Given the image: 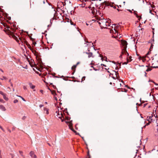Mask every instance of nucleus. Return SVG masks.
Here are the masks:
<instances>
[{"mask_svg":"<svg viewBox=\"0 0 158 158\" xmlns=\"http://www.w3.org/2000/svg\"><path fill=\"white\" fill-rule=\"evenodd\" d=\"M136 12H136L135 11L133 13H134V14L135 15H136V17H137V18H139V17L138 16V15H137V14L136 13Z\"/></svg>","mask_w":158,"mask_h":158,"instance_id":"nucleus-28","label":"nucleus"},{"mask_svg":"<svg viewBox=\"0 0 158 158\" xmlns=\"http://www.w3.org/2000/svg\"><path fill=\"white\" fill-rule=\"evenodd\" d=\"M128 60H127V62H124L123 63V64H127L128 63Z\"/></svg>","mask_w":158,"mask_h":158,"instance_id":"nucleus-38","label":"nucleus"},{"mask_svg":"<svg viewBox=\"0 0 158 158\" xmlns=\"http://www.w3.org/2000/svg\"><path fill=\"white\" fill-rule=\"evenodd\" d=\"M0 94L2 95L3 96V98L6 101H7L8 100V98L6 97V94L3 93L2 91H0Z\"/></svg>","mask_w":158,"mask_h":158,"instance_id":"nucleus-9","label":"nucleus"},{"mask_svg":"<svg viewBox=\"0 0 158 158\" xmlns=\"http://www.w3.org/2000/svg\"><path fill=\"white\" fill-rule=\"evenodd\" d=\"M152 67L154 68H158V62H153L152 61Z\"/></svg>","mask_w":158,"mask_h":158,"instance_id":"nucleus-7","label":"nucleus"},{"mask_svg":"<svg viewBox=\"0 0 158 158\" xmlns=\"http://www.w3.org/2000/svg\"><path fill=\"white\" fill-rule=\"evenodd\" d=\"M29 46H30V47H28V48H30V49L32 51V52L34 53L33 51L32 50V48H31V47L30 45H29Z\"/></svg>","mask_w":158,"mask_h":158,"instance_id":"nucleus-43","label":"nucleus"},{"mask_svg":"<svg viewBox=\"0 0 158 158\" xmlns=\"http://www.w3.org/2000/svg\"><path fill=\"white\" fill-rule=\"evenodd\" d=\"M112 78L114 79H117V77H114V76H112Z\"/></svg>","mask_w":158,"mask_h":158,"instance_id":"nucleus-44","label":"nucleus"},{"mask_svg":"<svg viewBox=\"0 0 158 158\" xmlns=\"http://www.w3.org/2000/svg\"><path fill=\"white\" fill-rule=\"evenodd\" d=\"M117 10H118V11H122V10H121L119 9H117Z\"/></svg>","mask_w":158,"mask_h":158,"instance_id":"nucleus-56","label":"nucleus"},{"mask_svg":"<svg viewBox=\"0 0 158 158\" xmlns=\"http://www.w3.org/2000/svg\"><path fill=\"white\" fill-rule=\"evenodd\" d=\"M0 79L2 80H3L4 79H6V78L5 77L3 76L2 78H0Z\"/></svg>","mask_w":158,"mask_h":158,"instance_id":"nucleus-30","label":"nucleus"},{"mask_svg":"<svg viewBox=\"0 0 158 158\" xmlns=\"http://www.w3.org/2000/svg\"><path fill=\"white\" fill-rule=\"evenodd\" d=\"M86 24L87 26H88L89 25V24L87 22H86Z\"/></svg>","mask_w":158,"mask_h":158,"instance_id":"nucleus-63","label":"nucleus"},{"mask_svg":"<svg viewBox=\"0 0 158 158\" xmlns=\"http://www.w3.org/2000/svg\"><path fill=\"white\" fill-rule=\"evenodd\" d=\"M97 22L99 24L101 28H105L106 27V23L107 22V20L106 19H104L103 18H102L100 19Z\"/></svg>","mask_w":158,"mask_h":158,"instance_id":"nucleus-1","label":"nucleus"},{"mask_svg":"<svg viewBox=\"0 0 158 158\" xmlns=\"http://www.w3.org/2000/svg\"><path fill=\"white\" fill-rule=\"evenodd\" d=\"M71 24L72 25H75V24H74V23L73 22H72L71 23Z\"/></svg>","mask_w":158,"mask_h":158,"instance_id":"nucleus-54","label":"nucleus"},{"mask_svg":"<svg viewBox=\"0 0 158 158\" xmlns=\"http://www.w3.org/2000/svg\"><path fill=\"white\" fill-rule=\"evenodd\" d=\"M0 109L3 111H5L6 110L5 107L2 105H0Z\"/></svg>","mask_w":158,"mask_h":158,"instance_id":"nucleus-17","label":"nucleus"},{"mask_svg":"<svg viewBox=\"0 0 158 158\" xmlns=\"http://www.w3.org/2000/svg\"><path fill=\"white\" fill-rule=\"evenodd\" d=\"M72 125V123H70L69 125V128L73 132H74V133H76L77 132L76 131H75L73 129V128H71L70 127V125Z\"/></svg>","mask_w":158,"mask_h":158,"instance_id":"nucleus-21","label":"nucleus"},{"mask_svg":"<svg viewBox=\"0 0 158 158\" xmlns=\"http://www.w3.org/2000/svg\"><path fill=\"white\" fill-rule=\"evenodd\" d=\"M10 85H11V86H12V87H13V84L12 83V82H10Z\"/></svg>","mask_w":158,"mask_h":158,"instance_id":"nucleus-57","label":"nucleus"},{"mask_svg":"<svg viewBox=\"0 0 158 158\" xmlns=\"http://www.w3.org/2000/svg\"><path fill=\"white\" fill-rule=\"evenodd\" d=\"M86 54L88 55V57L89 58L90 57H94V56H93V53L91 52H85Z\"/></svg>","mask_w":158,"mask_h":158,"instance_id":"nucleus-12","label":"nucleus"},{"mask_svg":"<svg viewBox=\"0 0 158 158\" xmlns=\"http://www.w3.org/2000/svg\"><path fill=\"white\" fill-rule=\"evenodd\" d=\"M10 155H11V158H14V157L15 156H14V154H12V153H10Z\"/></svg>","mask_w":158,"mask_h":158,"instance_id":"nucleus-32","label":"nucleus"},{"mask_svg":"<svg viewBox=\"0 0 158 158\" xmlns=\"http://www.w3.org/2000/svg\"><path fill=\"white\" fill-rule=\"evenodd\" d=\"M30 155L31 156L32 158H36L37 156L36 155L34 154V152L33 151H31L30 152Z\"/></svg>","mask_w":158,"mask_h":158,"instance_id":"nucleus-10","label":"nucleus"},{"mask_svg":"<svg viewBox=\"0 0 158 158\" xmlns=\"http://www.w3.org/2000/svg\"><path fill=\"white\" fill-rule=\"evenodd\" d=\"M33 44L35 46V45L36 44V42H33Z\"/></svg>","mask_w":158,"mask_h":158,"instance_id":"nucleus-49","label":"nucleus"},{"mask_svg":"<svg viewBox=\"0 0 158 158\" xmlns=\"http://www.w3.org/2000/svg\"><path fill=\"white\" fill-rule=\"evenodd\" d=\"M125 52L126 53V54H127V56L129 55V54L127 51L126 49L125 50L124 48H123V49L122 50V51L121 52V54L123 55V54H124V53H125Z\"/></svg>","mask_w":158,"mask_h":158,"instance_id":"nucleus-14","label":"nucleus"},{"mask_svg":"<svg viewBox=\"0 0 158 158\" xmlns=\"http://www.w3.org/2000/svg\"><path fill=\"white\" fill-rule=\"evenodd\" d=\"M106 27L105 28H107V27H107V26H110V23H109L107 21V22H106Z\"/></svg>","mask_w":158,"mask_h":158,"instance_id":"nucleus-25","label":"nucleus"},{"mask_svg":"<svg viewBox=\"0 0 158 158\" xmlns=\"http://www.w3.org/2000/svg\"><path fill=\"white\" fill-rule=\"evenodd\" d=\"M153 46L154 45H153V44L151 43V45L149 49V50H150V51H151V50L153 49Z\"/></svg>","mask_w":158,"mask_h":158,"instance_id":"nucleus-23","label":"nucleus"},{"mask_svg":"<svg viewBox=\"0 0 158 158\" xmlns=\"http://www.w3.org/2000/svg\"><path fill=\"white\" fill-rule=\"evenodd\" d=\"M93 69H94V70L95 71H97V70H98L97 69H96L94 67H93Z\"/></svg>","mask_w":158,"mask_h":158,"instance_id":"nucleus-52","label":"nucleus"},{"mask_svg":"<svg viewBox=\"0 0 158 158\" xmlns=\"http://www.w3.org/2000/svg\"><path fill=\"white\" fill-rule=\"evenodd\" d=\"M151 81H152V82H153L154 84H155V85H158V84H157V83H156L155 82H154V81H152V80H151Z\"/></svg>","mask_w":158,"mask_h":158,"instance_id":"nucleus-37","label":"nucleus"},{"mask_svg":"<svg viewBox=\"0 0 158 158\" xmlns=\"http://www.w3.org/2000/svg\"><path fill=\"white\" fill-rule=\"evenodd\" d=\"M54 99L56 101H57V97H54Z\"/></svg>","mask_w":158,"mask_h":158,"instance_id":"nucleus-47","label":"nucleus"},{"mask_svg":"<svg viewBox=\"0 0 158 158\" xmlns=\"http://www.w3.org/2000/svg\"><path fill=\"white\" fill-rule=\"evenodd\" d=\"M0 128H1L4 132L5 131V130H4V129L0 125Z\"/></svg>","mask_w":158,"mask_h":158,"instance_id":"nucleus-41","label":"nucleus"},{"mask_svg":"<svg viewBox=\"0 0 158 158\" xmlns=\"http://www.w3.org/2000/svg\"><path fill=\"white\" fill-rule=\"evenodd\" d=\"M118 90H119V91H122V92H127L128 91L127 89H118Z\"/></svg>","mask_w":158,"mask_h":158,"instance_id":"nucleus-16","label":"nucleus"},{"mask_svg":"<svg viewBox=\"0 0 158 158\" xmlns=\"http://www.w3.org/2000/svg\"><path fill=\"white\" fill-rule=\"evenodd\" d=\"M150 5H151V7L152 8H155V6H154V5H151V3H150Z\"/></svg>","mask_w":158,"mask_h":158,"instance_id":"nucleus-35","label":"nucleus"},{"mask_svg":"<svg viewBox=\"0 0 158 158\" xmlns=\"http://www.w3.org/2000/svg\"><path fill=\"white\" fill-rule=\"evenodd\" d=\"M23 68L24 69H27V66L26 65L25 67H23Z\"/></svg>","mask_w":158,"mask_h":158,"instance_id":"nucleus-58","label":"nucleus"},{"mask_svg":"<svg viewBox=\"0 0 158 158\" xmlns=\"http://www.w3.org/2000/svg\"><path fill=\"white\" fill-rule=\"evenodd\" d=\"M49 89L50 90V91H51V93L53 95H56V91H54V90H51V89Z\"/></svg>","mask_w":158,"mask_h":158,"instance_id":"nucleus-20","label":"nucleus"},{"mask_svg":"<svg viewBox=\"0 0 158 158\" xmlns=\"http://www.w3.org/2000/svg\"><path fill=\"white\" fill-rule=\"evenodd\" d=\"M152 61L153 62H158V54H156L152 57Z\"/></svg>","mask_w":158,"mask_h":158,"instance_id":"nucleus-6","label":"nucleus"},{"mask_svg":"<svg viewBox=\"0 0 158 158\" xmlns=\"http://www.w3.org/2000/svg\"><path fill=\"white\" fill-rule=\"evenodd\" d=\"M40 92H41V93L43 94V90H40Z\"/></svg>","mask_w":158,"mask_h":158,"instance_id":"nucleus-59","label":"nucleus"},{"mask_svg":"<svg viewBox=\"0 0 158 158\" xmlns=\"http://www.w3.org/2000/svg\"><path fill=\"white\" fill-rule=\"evenodd\" d=\"M87 156H90V155L89 154V151H88V153H87Z\"/></svg>","mask_w":158,"mask_h":158,"instance_id":"nucleus-45","label":"nucleus"},{"mask_svg":"<svg viewBox=\"0 0 158 158\" xmlns=\"http://www.w3.org/2000/svg\"><path fill=\"white\" fill-rule=\"evenodd\" d=\"M101 65L102 66H104V67H106V65L104 64H101Z\"/></svg>","mask_w":158,"mask_h":158,"instance_id":"nucleus-48","label":"nucleus"},{"mask_svg":"<svg viewBox=\"0 0 158 158\" xmlns=\"http://www.w3.org/2000/svg\"><path fill=\"white\" fill-rule=\"evenodd\" d=\"M85 77H83L82 78V79H81V82H82V81H83V79H84V80H85Z\"/></svg>","mask_w":158,"mask_h":158,"instance_id":"nucleus-34","label":"nucleus"},{"mask_svg":"<svg viewBox=\"0 0 158 158\" xmlns=\"http://www.w3.org/2000/svg\"><path fill=\"white\" fill-rule=\"evenodd\" d=\"M105 57L106 58V59L105 60L106 61H107V57Z\"/></svg>","mask_w":158,"mask_h":158,"instance_id":"nucleus-61","label":"nucleus"},{"mask_svg":"<svg viewBox=\"0 0 158 158\" xmlns=\"http://www.w3.org/2000/svg\"><path fill=\"white\" fill-rule=\"evenodd\" d=\"M114 31H113V33H117V35H118V32L115 29V28H114ZM112 31H113V30H112Z\"/></svg>","mask_w":158,"mask_h":158,"instance_id":"nucleus-24","label":"nucleus"},{"mask_svg":"<svg viewBox=\"0 0 158 158\" xmlns=\"http://www.w3.org/2000/svg\"><path fill=\"white\" fill-rule=\"evenodd\" d=\"M60 115H61V117H59V118H60L61 119V121L62 122H63L64 121V119H62V118H61V117H63V114L62 113H61Z\"/></svg>","mask_w":158,"mask_h":158,"instance_id":"nucleus-26","label":"nucleus"},{"mask_svg":"<svg viewBox=\"0 0 158 158\" xmlns=\"http://www.w3.org/2000/svg\"><path fill=\"white\" fill-rule=\"evenodd\" d=\"M122 54H121V55L120 56H119V57H120V58H122Z\"/></svg>","mask_w":158,"mask_h":158,"instance_id":"nucleus-62","label":"nucleus"},{"mask_svg":"<svg viewBox=\"0 0 158 158\" xmlns=\"http://www.w3.org/2000/svg\"><path fill=\"white\" fill-rule=\"evenodd\" d=\"M44 111H46V113L47 114H49V112H48L49 109L48 108H47L45 107H44Z\"/></svg>","mask_w":158,"mask_h":158,"instance_id":"nucleus-19","label":"nucleus"},{"mask_svg":"<svg viewBox=\"0 0 158 158\" xmlns=\"http://www.w3.org/2000/svg\"><path fill=\"white\" fill-rule=\"evenodd\" d=\"M128 10L131 13H132V10Z\"/></svg>","mask_w":158,"mask_h":158,"instance_id":"nucleus-55","label":"nucleus"},{"mask_svg":"<svg viewBox=\"0 0 158 158\" xmlns=\"http://www.w3.org/2000/svg\"><path fill=\"white\" fill-rule=\"evenodd\" d=\"M144 30V28H142L141 29V31H143Z\"/></svg>","mask_w":158,"mask_h":158,"instance_id":"nucleus-64","label":"nucleus"},{"mask_svg":"<svg viewBox=\"0 0 158 158\" xmlns=\"http://www.w3.org/2000/svg\"><path fill=\"white\" fill-rule=\"evenodd\" d=\"M19 152L20 154L22 156H24L23 155V152L21 151H19Z\"/></svg>","mask_w":158,"mask_h":158,"instance_id":"nucleus-27","label":"nucleus"},{"mask_svg":"<svg viewBox=\"0 0 158 158\" xmlns=\"http://www.w3.org/2000/svg\"><path fill=\"white\" fill-rule=\"evenodd\" d=\"M100 57H102L101 58V60H102V61H103V57L102 56H101L100 55Z\"/></svg>","mask_w":158,"mask_h":158,"instance_id":"nucleus-53","label":"nucleus"},{"mask_svg":"<svg viewBox=\"0 0 158 158\" xmlns=\"http://www.w3.org/2000/svg\"><path fill=\"white\" fill-rule=\"evenodd\" d=\"M153 117V116L152 115L151 116H148L147 117V120L150 123H151V122L152 121V117Z\"/></svg>","mask_w":158,"mask_h":158,"instance_id":"nucleus-11","label":"nucleus"},{"mask_svg":"<svg viewBox=\"0 0 158 158\" xmlns=\"http://www.w3.org/2000/svg\"><path fill=\"white\" fill-rule=\"evenodd\" d=\"M34 53V55L35 56L36 58L38 61V62L40 63L42 62L41 59L39 56V53L35 51V52Z\"/></svg>","mask_w":158,"mask_h":158,"instance_id":"nucleus-4","label":"nucleus"},{"mask_svg":"<svg viewBox=\"0 0 158 158\" xmlns=\"http://www.w3.org/2000/svg\"><path fill=\"white\" fill-rule=\"evenodd\" d=\"M121 43L122 45L124 46V48L126 50L127 48V42L125 40H122L121 41Z\"/></svg>","mask_w":158,"mask_h":158,"instance_id":"nucleus-8","label":"nucleus"},{"mask_svg":"<svg viewBox=\"0 0 158 158\" xmlns=\"http://www.w3.org/2000/svg\"><path fill=\"white\" fill-rule=\"evenodd\" d=\"M107 72L110 74V76L111 75H113V74L111 73L109 71L107 70Z\"/></svg>","mask_w":158,"mask_h":158,"instance_id":"nucleus-33","label":"nucleus"},{"mask_svg":"<svg viewBox=\"0 0 158 158\" xmlns=\"http://www.w3.org/2000/svg\"><path fill=\"white\" fill-rule=\"evenodd\" d=\"M26 117L25 116H23L22 118V119L23 120H24L26 118Z\"/></svg>","mask_w":158,"mask_h":158,"instance_id":"nucleus-39","label":"nucleus"},{"mask_svg":"<svg viewBox=\"0 0 158 158\" xmlns=\"http://www.w3.org/2000/svg\"><path fill=\"white\" fill-rule=\"evenodd\" d=\"M79 63H80V62H77V63L76 64V65H77V66L79 64Z\"/></svg>","mask_w":158,"mask_h":158,"instance_id":"nucleus-60","label":"nucleus"},{"mask_svg":"<svg viewBox=\"0 0 158 158\" xmlns=\"http://www.w3.org/2000/svg\"><path fill=\"white\" fill-rule=\"evenodd\" d=\"M88 8H89V11L90 13L93 14L94 15L97 14V10L95 7L89 6Z\"/></svg>","mask_w":158,"mask_h":158,"instance_id":"nucleus-3","label":"nucleus"},{"mask_svg":"<svg viewBox=\"0 0 158 158\" xmlns=\"http://www.w3.org/2000/svg\"><path fill=\"white\" fill-rule=\"evenodd\" d=\"M77 65H74L71 68L72 69L73 71V72L72 73V74H73L74 73L75 71L76 68L77 67Z\"/></svg>","mask_w":158,"mask_h":158,"instance_id":"nucleus-15","label":"nucleus"},{"mask_svg":"<svg viewBox=\"0 0 158 158\" xmlns=\"http://www.w3.org/2000/svg\"><path fill=\"white\" fill-rule=\"evenodd\" d=\"M152 33H153V36H152V38H154V28H152ZM153 41V42L154 41V39L153 38V40H150L149 41V43H151L152 42V41Z\"/></svg>","mask_w":158,"mask_h":158,"instance_id":"nucleus-13","label":"nucleus"},{"mask_svg":"<svg viewBox=\"0 0 158 158\" xmlns=\"http://www.w3.org/2000/svg\"><path fill=\"white\" fill-rule=\"evenodd\" d=\"M114 72L115 73V75L116 76V77H117V79H118V76H119V75H118V71L116 72V71H114Z\"/></svg>","mask_w":158,"mask_h":158,"instance_id":"nucleus-22","label":"nucleus"},{"mask_svg":"<svg viewBox=\"0 0 158 158\" xmlns=\"http://www.w3.org/2000/svg\"><path fill=\"white\" fill-rule=\"evenodd\" d=\"M56 113H57V115H59V116L60 115V114H59V110H58L56 111Z\"/></svg>","mask_w":158,"mask_h":158,"instance_id":"nucleus-36","label":"nucleus"},{"mask_svg":"<svg viewBox=\"0 0 158 158\" xmlns=\"http://www.w3.org/2000/svg\"><path fill=\"white\" fill-rule=\"evenodd\" d=\"M18 102V101L17 99H15L14 101V103H16Z\"/></svg>","mask_w":158,"mask_h":158,"instance_id":"nucleus-31","label":"nucleus"},{"mask_svg":"<svg viewBox=\"0 0 158 158\" xmlns=\"http://www.w3.org/2000/svg\"><path fill=\"white\" fill-rule=\"evenodd\" d=\"M102 4L104 6H105L104 7V8H105V6H110L111 7H113L114 9L116 8L115 6H114L112 4L110 3L106 2H104L103 3H102Z\"/></svg>","mask_w":158,"mask_h":158,"instance_id":"nucleus-5","label":"nucleus"},{"mask_svg":"<svg viewBox=\"0 0 158 158\" xmlns=\"http://www.w3.org/2000/svg\"><path fill=\"white\" fill-rule=\"evenodd\" d=\"M125 87H127L128 89H130V87L129 86H128L127 85H126L125 86Z\"/></svg>","mask_w":158,"mask_h":158,"instance_id":"nucleus-51","label":"nucleus"},{"mask_svg":"<svg viewBox=\"0 0 158 158\" xmlns=\"http://www.w3.org/2000/svg\"><path fill=\"white\" fill-rule=\"evenodd\" d=\"M147 103H145V104H144V105H143V107H145L147 105Z\"/></svg>","mask_w":158,"mask_h":158,"instance_id":"nucleus-50","label":"nucleus"},{"mask_svg":"<svg viewBox=\"0 0 158 158\" xmlns=\"http://www.w3.org/2000/svg\"><path fill=\"white\" fill-rule=\"evenodd\" d=\"M29 85L30 88L32 89H34L35 88V86L32 85L31 83H29Z\"/></svg>","mask_w":158,"mask_h":158,"instance_id":"nucleus-18","label":"nucleus"},{"mask_svg":"<svg viewBox=\"0 0 158 158\" xmlns=\"http://www.w3.org/2000/svg\"><path fill=\"white\" fill-rule=\"evenodd\" d=\"M43 106H44V105L42 104H40L39 106L40 108H41L42 107H43Z\"/></svg>","mask_w":158,"mask_h":158,"instance_id":"nucleus-46","label":"nucleus"},{"mask_svg":"<svg viewBox=\"0 0 158 158\" xmlns=\"http://www.w3.org/2000/svg\"><path fill=\"white\" fill-rule=\"evenodd\" d=\"M152 70V69L151 68H148L146 70V72H148Z\"/></svg>","mask_w":158,"mask_h":158,"instance_id":"nucleus-29","label":"nucleus"},{"mask_svg":"<svg viewBox=\"0 0 158 158\" xmlns=\"http://www.w3.org/2000/svg\"><path fill=\"white\" fill-rule=\"evenodd\" d=\"M151 123H150V122H148V123H146V125H145L144 126V127H145L146 126H148V125H149V124H150Z\"/></svg>","mask_w":158,"mask_h":158,"instance_id":"nucleus-42","label":"nucleus"},{"mask_svg":"<svg viewBox=\"0 0 158 158\" xmlns=\"http://www.w3.org/2000/svg\"><path fill=\"white\" fill-rule=\"evenodd\" d=\"M3 25L5 27L6 26V28H7V29H6L5 30V32H7L9 34H10L11 35H13V33L15 31V29H12V28H10L9 26H8L5 23L3 24Z\"/></svg>","mask_w":158,"mask_h":158,"instance_id":"nucleus-2","label":"nucleus"},{"mask_svg":"<svg viewBox=\"0 0 158 158\" xmlns=\"http://www.w3.org/2000/svg\"><path fill=\"white\" fill-rule=\"evenodd\" d=\"M23 89H24V90H26L27 89V87L26 86H23Z\"/></svg>","mask_w":158,"mask_h":158,"instance_id":"nucleus-40","label":"nucleus"}]
</instances>
